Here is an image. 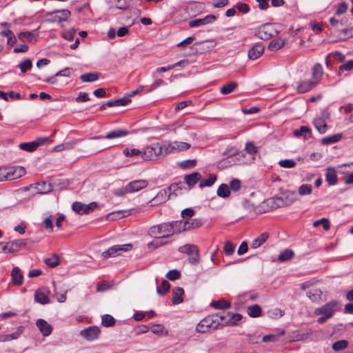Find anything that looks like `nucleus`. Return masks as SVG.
Returning a JSON list of instances; mask_svg holds the SVG:
<instances>
[{"label":"nucleus","instance_id":"1","mask_svg":"<svg viewBox=\"0 0 353 353\" xmlns=\"http://www.w3.org/2000/svg\"><path fill=\"white\" fill-rule=\"evenodd\" d=\"M340 304L336 301H332L325 304L324 305L315 310V314L321 315L317 319L319 323H325L328 319L333 316L335 312L339 308Z\"/></svg>","mask_w":353,"mask_h":353},{"label":"nucleus","instance_id":"2","mask_svg":"<svg viewBox=\"0 0 353 353\" xmlns=\"http://www.w3.org/2000/svg\"><path fill=\"white\" fill-rule=\"evenodd\" d=\"M148 235L152 238H168L173 235V226L170 223H163L151 227L148 232Z\"/></svg>","mask_w":353,"mask_h":353},{"label":"nucleus","instance_id":"3","mask_svg":"<svg viewBox=\"0 0 353 353\" xmlns=\"http://www.w3.org/2000/svg\"><path fill=\"white\" fill-rule=\"evenodd\" d=\"M165 155V150L163 152L162 146L158 143L146 146L142 151V158L146 161L156 160Z\"/></svg>","mask_w":353,"mask_h":353},{"label":"nucleus","instance_id":"4","mask_svg":"<svg viewBox=\"0 0 353 353\" xmlns=\"http://www.w3.org/2000/svg\"><path fill=\"white\" fill-rule=\"evenodd\" d=\"M298 199V194L295 191H286L281 196L274 198L270 202L275 203L277 208H282L291 205Z\"/></svg>","mask_w":353,"mask_h":353},{"label":"nucleus","instance_id":"5","mask_svg":"<svg viewBox=\"0 0 353 353\" xmlns=\"http://www.w3.org/2000/svg\"><path fill=\"white\" fill-rule=\"evenodd\" d=\"M179 252L185 253L189 256L188 261L192 265L199 263V250L197 246L192 244H187L179 248Z\"/></svg>","mask_w":353,"mask_h":353},{"label":"nucleus","instance_id":"6","mask_svg":"<svg viewBox=\"0 0 353 353\" xmlns=\"http://www.w3.org/2000/svg\"><path fill=\"white\" fill-rule=\"evenodd\" d=\"M132 248V245L130 243L125 245H116L110 248L108 250L103 252L101 254V256L103 259L114 257L119 255L121 252H127L131 250Z\"/></svg>","mask_w":353,"mask_h":353},{"label":"nucleus","instance_id":"7","mask_svg":"<svg viewBox=\"0 0 353 353\" xmlns=\"http://www.w3.org/2000/svg\"><path fill=\"white\" fill-rule=\"evenodd\" d=\"M148 185V181L147 180L141 179L131 181L122 189V194L138 192L145 188Z\"/></svg>","mask_w":353,"mask_h":353},{"label":"nucleus","instance_id":"8","mask_svg":"<svg viewBox=\"0 0 353 353\" xmlns=\"http://www.w3.org/2000/svg\"><path fill=\"white\" fill-rule=\"evenodd\" d=\"M97 207V203L92 202L89 204H83L81 202H74L72 203V210L79 214H88L92 212Z\"/></svg>","mask_w":353,"mask_h":353},{"label":"nucleus","instance_id":"9","mask_svg":"<svg viewBox=\"0 0 353 353\" xmlns=\"http://www.w3.org/2000/svg\"><path fill=\"white\" fill-rule=\"evenodd\" d=\"M274 29L271 23L261 26L256 33V36L262 40H268L273 36Z\"/></svg>","mask_w":353,"mask_h":353},{"label":"nucleus","instance_id":"10","mask_svg":"<svg viewBox=\"0 0 353 353\" xmlns=\"http://www.w3.org/2000/svg\"><path fill=\"white\" fill-rule=\"evenodd\" d=\"M100 332V329L94 325L82 330L80 332V335L87 341H94L99 338Z\"/></svg>","mask_w":353,"mask_h":353},{"label":"nucleus","instance_id":"11","mask_svg":"<svg viewBox=\"0 0 353 353\" xmlns=\"http://www.w3.org/2000/svg\"><path fill=\"white\" fill-rule=\"evenodd\" d=\"M26 173V169L21 166H14L7 168L8 181H12L24 176Z\"/></svg>","mask_w":353,"mask_h":353},{"label":"nucleus","instance_id":"12","mask_svg":"<svg viewBox=\"0 0 353 353\" xmlns=\"http://www.w3.org/2000/svg\"><path fill=\"white\" fill-rule=\"evenodd\" d=\"M48 141H49V138L48 137L39 138L34 141L29 143H22L19 145V148L23 150L33 152L39 145H43Z\"/></svg>","mask_w":353,"mask_h":353},{"label":"nucleus","instance_id":"13","mask_svg":"<svg viewBox=\"0 0 353 353\" xmlns=\"http://www.w3.org/2000/svg\"><path fill=\"white\" fill-rule=\"evenodd\" d=\"M329 117L330 114L328 113L323 112L321 117H319L314 120V125L321 134H323L327 131V125L326 123V119H328Z\"/></svg>","mask_w":353,"mask_h":353},{"label":"nucleus","instance_id":"14","mask_svg":"<svg viewBox=\"0 0 353 353\" xmlns=\"http://www.w3.org/2000/svg\"><path fill=\"white\" fill-rule=\"evenodd\" d=\"M190 148V144L185 142L174 141L172 143H169L165 148V154H168L173 151H184L187 150Z\"/></svg>","mask_w":353,"mask_h":353},{"label":"nucleus","instance_id":"15","mask_svg":"<svg viewBox=\"0 0 353 353\" xmlns=\"http://www.w3.org/2000/svg\"><path fill=\"white\" fill-rule=\"evenodd\" d=\"M128 134V131L122 129H119L116 130H113L107 133L105 136H99L92 137L91 139H113L117 138H120L124 136H126Z\"/></svg>","mask_w":353,"mask_h":353},{"label":"nucleus","instance_id":"16","mask_svg":"<svg viewBox=\"0 0 353 353\" xmlns=\"http://www.w3.org/2000/svg\"><path fill=\"white\" fill-rule=\"evenodd\" d=\"M50 292L44 289H39L34 293V299L38 303L45 305L50 303Z\"/></svg>","mask_w":353,"mask_h":353},{"label":"nucleus","instance_id":"17","mask_svg":"<svg viewBox=\"0 0 353 353\" xmlns=\"http://www.w3.org/2000/svg\"><path fill=\"white\" fill-rule=\"evenodd\" d=\"M216 17L213 14L206 16L203 19H198L189 22V26L191 28L199 27L213 23L216 20Z\"/></svg>","mask_w":353,"mask_h":353},{"label":"nucleus","instance_id":"18","mask_svg":"<svg viewBox=\"0 0 353 353\" xmlns=\"http://www.w3.org/2000/svg\"><path fill=\"white\" fill-rule=\"evenodd\" d=\"M317 85L316 81H313L312 79L304 81L300 83L297 87L296 90L299 93L303 94L310 91L314 87Z\"/></svg>","mask_w":353,"mask_h":353},{"label":"nucleus","instance_id":"19","mask_svg":"<svg viewBox=\"0 0 353 353\" xmlns=\"http://www.w3.org/2000/svg\"><path fill=\"white\" fill-rule=\"evenodd\" d=\"M36 325L44 336H49L52 331V326L44 319H38Z\"/></svg>","mask_w":353,"mask_h":353},{"label":"nucleus","instance_id":"20","mask_svg":"<svg viewBox=\"0 0 353 353\" xmlns=\"http://www.w3.org/2000/svg\"><path fill=\"white\" fill-rule=\"evenodd\" d=\"M8 252L11 254L16 253L20 250L21 247L26 245V240L19 239L8 242Z\"/></svg>","mask_w":353,"mask_h":353},{"label":"nucleus","instance_id":"21","mask_svg":"<svg viewBox=\"0 0 353 353\" xmlns=\"http://www.w3.org/2000/svg\"><path fill=\"white\" fill-rule=\"evenodd\" d=\"M264 51V46L261 43H256L248 52V57L250 59L255 60L259 58Z\"/></svg>","mask_w":353,"mask_h":353},{"label":"nucleus","instance_id":"22","mask_svg":"<svg viewBox=\"0 0 353 353\" xmlns=\"http://www.w3.org/2000/svg\"><path fill=\"white\" fill-rule=\"evenodd\" d=\"M325 180L330 185H334L337 183L338 178L336 171L332 167H328L326 170Z\"/></svg>","mask_w":353,"mask_h":353},{"label":"nucleus","instance_id":"23","mask_svg":"<svg viewBox=\"0 0 353 353\" xmlns=\"http://www.w3.org/2000/svg\"><path fill=\"white\" fill-rule=\"evenodd\" d=\"M201 321L205 324V326H208L210 330H215L219 325V322H218V314L208 316Z\"/></svg>","mask_w":353,"mask_h":353},{"label":"nucleus","instance_id":"24","mask_svg":"<svg viewBox=\"0 0 353 353\" xmlns=\"http://www.w3.org/2000/svg\"><path fill=\"white\" fill-rule=\"evenodd\" d=\"M173 296L172 298V303L173 305H178L183 301V295L184 290L181 287H176L172 290Z\"/></svg>","mask_w":353,"mask_h":353},{"label":"nucleus","instance_id":"25","mask_svg":"<svg viewBox=\"0 0 353 353\" xmlns=\"http://www.w3.org/2000/svg\"><path fill=\"white\" fill-rule=\"evenodd\" d=\"M201 179V174L198 172H192L184 176V181L189 187L194 186Z\"/></svg>","mask_w":353,"mask_h":353},{"label":"nucleus","instance_id":"26","mask_svg":"<svg viewBox=\"0 0 353 353\" xmlns=\"http://www.w3.org/2000/svg\"><path fill=\"white\" fill-rule=\"evenodd\" d=\"M196 50H199L201 53L211 50L214 47V43L212 41H204L194 43Z\"/></svg>","mask_w":353,"mask_h":353},{"label":"nucleus","instance_id":"27","mask_svg":"<svg viewBox=\"0 0 353 353\" xmlns=\"http://www.w3.org/2000/svg\"><path fill=\"white\" fill-rule=\"evenodd\" d=\"M38 194H48L52 191L51 183H47L46 181H41L34 185Z\"/></svg>","mask_w":353,"mask_h":353},{"label":"nucleus","instance_id":"28","mask_svg":"<svg viewBox=\"0 0 353 353\" xmlns=\"http://www.w3.org/2000/svg\"><path fill=\"white\" fill-rule=\"evenodd\" d=\"M12 280L16 285H21L23 283V274L18 267H15L12 270Z\"/></svg>","mask_w":353,"mask_h":353},{"label":"nucleus","instance_id":"29","mask_svg":"<svg viewBox=\"0 0 353 353\" xmlns=\"http://www.w3.org/2000/svg\"><path fill=\"white\" fill-rule=\"evenodd\" d=\"M285 44V39L282 38H278L272 40L269 45L268 49L271 51H276L283 48Z\"/></svg>","mask_w":353,"mask_h":353},{"label":"nucleus","instance_id":"30","mask_svg":"<svg viewBox=\"0 0 353 353\" xmlns=\"http://www.w3.org/2000/svg\"><path fill=\"white\" fill-rule=\"evenodd\" d=\"M323 71V68L320 63H316L312 68V78L313 81H316L318 84L322 78Z\"/></svg>","mask_w":353,"mask_h":353},{"label":"nucleus","instance_id":"31","mask_svg":"<svg viewBox=\"0 0 353 353\" xmlns=\"http://www.w3.org/2000/svg\"><path fill=\"white\" fill-rule=\"evenodd\" d=\"M61 12L60 16H55L53 21L62 22L66 21L71 15L70 11L68 10H54L48 14L52 15L54 13Z\"/></svg>","mask_w":353,"mask_h":353},{"label":"nucleus","instance_id":"32","mask_svg":"<svg viewBox=\"0 0 353 353\" xmlns=\"http://www.w3.org/2000/svg\"><path fill=\"white\" fill-rule=\"evenodd\" d=\"M202 225V223L199 219H194L191 220L185 221L183 230H190L195 228H199Z\"/></svg>","mask_w":353,"mask_h":353},{"label":"nucleus","instance_id":"33","mask_svg":"<svg viewBox=\"0 0 353 353\" xmlns=\"http://www.w3.org/2000/svg\"><path fill=\"white\" fill-rule=\"evenodd\" d=\"M268 234L265 232L261 234L256 239L253 240L251 243V248L253 249H256L261 246L268 239Z\"/></svg>","mask_w":353,"mask_h":353},{"label":"nucleus","instance_id":"34","mask_svg":"<svg viewBox=\"0 0 353 353\" xmlns=\"http://www.w3.org/2000/svg\"><path fill=\"white\" fill-rule=\"evenodd\" d=\"M237 162H238V160L236 157L230 156V157H228L222 159L219 163L218 165H219V168H225L229 167L230 165H234V164L237 163Z\"/></svg>","mask_w":353,"mask_h":353},{"label":"nucleus","instance_id":"35","mask_svg":"<svg viewBox=\"0 0 353 353\" xmlns=\"http://www.w3.org/2000/svg\"><path fill=\"white\" fill-rule=\"evenodd\" d=\"M248 314L253 318L261 316L262 314V310L259 305H254L248 306L247 309Z\"/></svg>","mask_w":353,"mask_h":353},{"label":"nucleus","instance_id":"36","mask_svg":"<svg viewBox=\"0 0 353 353\" xmlns=\"http://www.w3.org/2000/svg\"><path fill=\"white\" fill-rule=\"evenodd\" d=\"M293 134L296 137L303 136L305 139H307L311 136V131L308 127L301 126L299 130H295Z\"/></svg>","mask_w":353,"mask_h":353},{"label":"nucleus","instance_id":"37","mask_svg":"<svg viewBox=\"0 0 353 353\" xmlns=\"http://www.w3.org/2000/svg\"><path fill=\"white\" fill-rule=\"evenodd\" d=\"M131 102V100L128 98H121L118 99L114 101H110L107 102L108 107H114V106H121L125 105Z\"/></svg>","mask_w":353,"mask_h":353},{"label":"nucleus","instance_id":"38","mask_svg":"<svg viewBox=\"0 0 353 353\" xmlns=\"http://www.w3.org/2000/svg\"><path fill=\"white\" fill-rule=\"evenodd\" d=\"M99 73L89 72V73H85V74H81L80 76V79L83 82H92V81H97L99 79Z\"/></svg>","mask_w":353,"mask_h":353},{"label":"nucleus","instance_id":"39","mask_svg":"<svg viewBox=\"0 0 353 353\" xmlns=\"http://www.w3.org/2000/svg\"><path fill=\"white\" fill-rule=\"evenodd\" d=\"M1 35L7 37L8 45L13 46L17 42V39L14 33L10 30H3L1 32Z\"/></svg>","mask_w":353,"mask_h":353},{"label":"nucleus","instance_id":"40","mask_svg":"<svg viewBox=\"0 0 353 353\" xmlns=\"http://www.w3.org/2000/svg\"><path fill=\"white\" fill-rule=\"evenodd\" d=\"M216 180V176L215 174H211L207 179H201L199 181V187L203 188L205 187H210L212 185Z\"/></svg>","mask_w":353,"mask_h":353},{"label":"nucleus","instance_id":"41","mask_svg":"<svg viewBox=\"0 0 353 353\" xmlns=\"http://www.w3.org/2000/svg\"><path fill=\"white\" fill-rule=\"evenodd\" d=\"M348 346V341L347 340H339L332 344V349L335 352H340L343 350Z\"/></svg>","mask_w":353,"mask_h":353},{"label":"nucleus","instance_id":"42","mask_svg":"<svg viewBox=\"0 0 353 353\" xmlns=\"http://www.w3.org/2000/svg\"><path fill=\"white\" fill-rule=\"evenodd\" d=\"M211 305L215 309L223 310L229 308L230 307V303L225 300H219L212 301Z\"/></svg>","mask_w":353,"mask_h":353},{"label":"nucleus","instance_id":"43","mask_svg":"<svg viewBox=\"0 0 353 353\" xmlns=\"http://www.w3.org/2000/svg\"><path fill=\"white\" fill-rule=\"evenodd\" d=\"M230 194V190L228 185L221 184L217 190V195L222 198H227Z\"/></svg>","mask_w":353,"mask_h":353},{"label":"nucleus","instance_id":"44","mask_svg":"<svg viewBox=\"0 0 353 353\" xmlns=\"http://www.w3.org/2000/svg\"><path fill=\"white\" fill-rule=\"evenodd\" d=\"M238 84L236 82H230L224 85L221 88L220 92L222 94H228L231 93L235 88H236Z\"/></svg>","mask_w":353,"mask_h":353},{"label":"nucleus","instance_id":"45","mask_svg":"<svg viewBox=\"0 0 353 353\" xmlns=\"http://www.w3.org/2000/svg\"><path fill=\"white\" fill-rule=\"evenodd\" d=\"M342 137L341 134H336L330 137L322 139L321 143L323 145L330 144L339 141Z\"/></svg>","mask_w":353,"mask_h":353},{"label":"nucleus","instance_id":"46","mask_svg":"<svg viewBox=\"0 0 353 353\" xmlns=\"http://www.w3.org/2000/svg\"><path fill=\"white\" fill-rule=\"evenodd\" d=\"M227 316L230 317L228 321L225 323L230 325H236V321H239L242 319V315L240 314H233L230 312H227Z\"/></svg>","mask_w":353,"mask_h":353},{"label":"nucleus","instance_id":"47","mask_svg":"<svg viewBox=\"0 0 353 353\" xmlns=\"http://www.w3.org/2000/svg\"><path fill=\"white\" fill-rule=\"evenodd\" d=\"M184 223V220H181L179 221H172V223H170L171 225L173 226V234L175 233L179 234L185 231L182 230V228H183Z\"/></svg>","mask_w":353,"mask_h":353},{"label":"nucleus","instance_id":"48","mask_svg":"<svg viewBox=\"0 0 353 353\" xmlns=\"http://www.w3.org/2000/svg\"><path fill=\"white\" fill-rule=\"evenodd\" d=\"M307 296L312 301H316L321 299L322 291L321 289H314L307 293Z\"/></svg>","mask_w":353,"mask_h":353},{"label":"nucleus","instance_id":"49","mask_svg":"<svg viewBox=\"0 0 353 353\" xmlns=\"http://www.w3.org/2000/svg\"><path fill=\"white\" fill-rule=\"evenodd\" d=\"M44 262L50 268H55L59 265L60 261L57 254H54L52 258H47Z\"/></svg>","mask_w":353,"mask_h":353},{"label":"nucleus","instance_id":"50","mask_svg":"<svg viewBox=\"0 0 353 353\" xmlns=\"http://www.w3.org/2000/svg\"><path fill=\"white\" fill-rule=\"evenodd\" d=\"M115 324V319L109 314L102 316V325L105 327H112Z\"/></svg>","mask_w":353,"mask_h":353},{"label":"nucleus","instance_id":"51","mask_svg":"<svg viewBox=\"0 0 353 353\" xmlns=\"http://www.w3.org/2000/svg\"><path fill=\"white\" fill-rule=\"evenodd\" d=\"M285 334L284 331H282L279 334H268L263 337L262 341L265 343L276 342L278 341L280 336Z\"/></svg>","mask_w":353,"mask_h":353},{"label":"nucleus","instance_id":"52","mask_svg":"<svg viewBox=\"0 0 353 353\" xmlns=\"http://www.w3.org/2000/svg\"><path fill=\"white\" fill-rule=\"evenodd\" d=\"M294 252L291 250H284L283 252H282L279 256V260L280 261H288L289 259H290L291 258L293 257L294 256Z\"/></svg>","mask_w":353,"mask_h":353},{"label":"nucleus","instance_id":"53","mask_svg":"<svg viewBox=\"0 0 353 353\" xmlns=\"http://www.w3.org/2000/svg\"><path fill=\"white\" fill-rule=\"evenodd\" d=\"M32 61L29 59H26L19 63V68L22 73H25L28 70L32 68Z\"/></svg>","mask_w":353,"mask_h":353},{"label":"nucleus","instance_id":"54","mask_svg":"<svg viewBox=\"0 0 353 353\" xmlns=\"http://www.w3.org/2000/svg\"><path fill=\"white\" fill-rule=\"evenodd\" d=\"M312 185L309 184L301 185L299 188V194L301 196L308 195L312 193Z\"/></svg>","mask_w":353,"mask_h":353},{"label":"nucleus","instance_id":"55","mask_svg":"<svg viewBox=\"0 0 353 353\" xmlns=\"http://www.w3.org/2000/svg\"><path fill=\"white\" fill-rule=\"evenodd\" d=\"M170 288V284L166 280H163L161 283V289L159 287H157V292L159 294L163 295L169 291Z\"/></svg>","mask_w":353,"mask_h":353},{"label":"nucleus","instance_id":"56","mask_svg":"<svg viewBox=\"0 0 353 353\" xmlns=\"http://www.w3.org/2000/svg\"><path fill=\"white\" fill-rule=\"evenodd\" d=\"M321 224V225H323V228L326 231L330 230V221H329V220L327 219L323 218V219H321L320 220H317V221H314L313 223V226L314 227H318Z\"/></svg>","mask_w":353,"mask_h":353},{"label":"nucleus","instance_id":"57","mask_svg":"<svg viewBox=\"0 0 353 353\" xmlns=\"http://www.w3.org/2000/svg\"><path fill=\"white\" fill-rule=\"evenodd\" d=\"M154 239L152 242H150L148 244V248L149 249H156V248L160 247L161 245L166 243H163L162 242L163 238H160L159 236H157V238H154Z\"/></svg>","mask_w":353,"mask_h":353},{"label":"nucleus","instance_id":"58","mask_svg":"<svg viewBox=\"0 0 353 353\" xmlns=\"http://www.w3.org/2000/svg\"><path fill=\"white\" fill-rule=\"evenodd\" d=\"M166 277L170 281H174L181 277V272L177 270H172L166 274Z\"/></svg>","mask_w":353,"mask_h":353},{"label":"nucleus","instance_id":"59","mask_svg":"<svg viewBox=\"0 0 353 353\" xmlns=\"http://www.w3.org/2000/svg\"><path fill=\"white\" fill-rule=\"evenodd\" d=\"M123 153L126 157H133V156H138L139 154L142 155V151H141L139 149L133 148V149H128L125 148L123 150Z\"/></svg>","mask_w":353,"mask_h":353},{"label":"nucleus","instance_id":"60","mask_svg":"<svg viewBox=\"0 0 353 353\" xmlns=\"http://www.w3.org/2000/svg\"><path fill=\"white\" fill-rule=\"evenodd\" d=\"M279 164L283 168H292L295 167L296 162L292 159H284V160H281L279 162Z\"/></svg>","mask_w":353,"mask_h":353},{"label":"nucleus","instance_id":"61","mask_svg":"<svg viewBox=\"0 0 353 353\" xmlns=\"http://www.w3.org/2000/svg\"><path fill=\"white\" fill-rule=\"evenodd\" d=\"M75 34L76 30L74 28H70L63 32L62 37L66 40L72 41L74 39Z\"/></svg>","mask_w":353,"mask_h":353},{"label":"nucleus","instance_id":"62","mask_svg":"<svg viewBox=\"0 0 353 353\" xmlns=\"http://www.w3.org/2000/svg\"><path fill=\"white\" fill-rule=\"evenodd\" d=\"M32 33L30 32H20L18 35L19 39L22 41H29L30 42L32 39Z\"/></svg>","mask_w":353,"mask_h":353},{"label":"nucleus","instance_id":"63","mask_svg":"<svg viewBox=\"0 0 353 353\" xmlns=\"http://www.w3.org/2000/svg\"><path fill=\"white\" fill-rule=\"evenodd\" d=\"M131 0H117L116 3V8L120 10H125L129 6Z\"/></svg>","mask_w":353,"mask_h":353},{"label":"nucleus","instance_id":"64","mask_svg":"<svg viewBox=\"0 0 353 353\" xmlns=\"http://www.w3.org/2000/svg\"><path fill=\"white\" fill-rule=\"evenodd\" d=\"M241 181L237 179H234L230 181V188L232 191L237 192L241 189Z\"/></svg>","mask_w":353,"mask_h":353}]
</instances>
